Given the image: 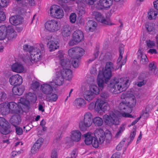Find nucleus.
Returning <instances> with one entry per match:
<instances>
[{
  "mask_svg": "<svg viewBox=\"0 0 158 158\" xmlns=\"http://www.w3.org/2000/svg\"><path fill=\"white\" fill-rule=\"evenodd\" d=\"M129 84V80L127 78L114 77L110 80L108 86L113 93L116 94L126 90Z\"/></svg>",
  "mask_w": 158,
  "mask_h": 158,
  "instance_id": "f257e3e1",
  "label": "nucleus"
},
{
  "mask_svg": "<svg viewBox=\"0 0 158 158\" xmlns=\"http://www.w3.org/2000/svg\"><path fill=\"white\" fill-rule=\"evenodd\" d=\"M8 104L9 112L11 111L12 113L18 114L20 113L22 111L23 112H25L28 110L29 102L24 98H22L20 99V102L18 104L13 102L8 103Z\"/></svg>",
  "mask_w": 158,
  "mask_h": 158,
  "instance_id": "f03ea898",
  "label": "nucleus"
},
{
  "mask_svg": "<svg viewBox=\"0 0 158 158\" xmlns=\"http://www.w3.org/2000/svg\"><path fill=\"white\" fill-rule=\"evenodd\" d=\"M59 71H56V76L57 79L53 80L52 81L50 82L51 84L45 83L41 86V90L42 92L44 94L47 95H51L53 89L56 88L59 85Z\"/></svg>",
  "mask_w": 158,
  "mask_h": 158,
  "instance_id": "7ed1b4c3",
  "label": "nucleus"
},
{
  "mask_svg": "<svg viewBox=\"0 0 158 158\" xmlns=\"http://www.w3.org/2000/svg\"><path fill=\"white\" fill-rule=\"evenodd\" d=\"M91 114L89 112L86 113L84 115L83 122L79 123V127L81 131H86L87 128L90 127L93 122Z\"/></svg>",
  "mask_w": 158,
  "mask_h": 158,
  "instance_id": "20e7f679",
  "label": "nucleus"
},
{
  "mask_svg": "<svg viewBox=\"0 0 158 158\" xmlns=\"http://www.w3.org/2000/svg\"><path fill=\"white\" fill-rule=\"evenodd\" d=\"M95 137L100 141V143H103L105 138L107 140H110L112 137L110 132L106 134L103 130L101 128L96 129L94 132Z\"/></svg>",
  "mask_w": 158,
  "mask_h": 158,
  "instance_id": "39448f33",
  "label": "nucleus"
},
{
  "mask_svg": "<svg viewBox=\"0 0 158 158\" xmlns=\"http://www.w3.org/2000/svg\"><path fill=\"white\" fill-rule=\"evenodd\" d=\"M110 115H108L105 114L103 116V118L106 124L109 126L118 124L119 122L117 115L113 112H110Z\"/></svg>",
  "mask_w": 158,
  "mask_h": 158,
  "instance_id": "423d86ee",
  "label": "nucleus"
},
{
  "mask_svg": "<svg viewBox=\"0 0 158 158\" xmlns=\"http://www.w3.org/2000/svg\"><path fill=\"white\" fill-rule=\"evenodd\" d=\"M60 74L61 76V80H60V86L64 83V79L70 81L73 77L72 72L69 69H61Z\"/></svg>",
  "mask_w": 158,
  "mask_h": 158,
  "instance_id": "0eeeda50",
  "label": "nucleus"
},
{
  "mask_svg": "<svg viewBox=\"0 0 158 158\" xmlns=\"http://www.w3.org/2000/svg\"><path fill=\"white\" fill-rule=\"evenodd\" d=\"M0 131L3 135H6L10 132V125L8 122L3 117H0Z\"/></svg>",
  "mask_w": 158,
  "mask_h": 158,
  "instance_id": "6e6552de",
  "label": "nucleus"
},
{
  "mask_svg": "<svg viewBox=\"0 0 158 158\" xmlns=\"http://www.w3.org/2000/svg\"><path fill=\"white\" fill-rule=\"evenodd\" d=\"M45 27L47 30L52 32L57 31L59 29L58 21L55 20L47 21L45 24Z\"/></svg>",
  "mask_w": 158,
  "mask_h": 158,
  "instance_id": "1a4fd4ad",
  "label": "nucleus"
},
{
  "mask_svg": "<svg viewBox=\"0 0 158 158\" xmlns=\"http://www.w3.org/2000/svg\"><path fill=\"white\" fill-rule=\"evenodd\" d=\"M112 0H99L94 5L98 10H101L109 8L112 4Z\"/></svg>",
  "mask_w": 158,
  "mask_h": 158,
  "instance_id": "9d476101",
  "label": "nucleus"
},
{
  "mask_svg": "<svg viewBox=\"0 0 158 158\" xmlns=\"http://www.w3.org/2000/svg\"><path fill=\"white\" fill-rule=\"evenodd\" d=\"M64 55L62 51H60V64L61 66V69H69L71 66L70 61L66 58L61 59Z\"/></svg>",
  "mask_w": 158,
  "mask_h": 158,
  "instance_id": "9b49d317",
  "label": "nucleus"
},
{
  "mask_svg": "<svg viewBox=\"0 0 158 158\" xmlns=\"http://www.w3.org/2000/svg\"><path fill=\"white\" fill-rule=\"evenodd\" d=\"M10 84L15 86L20 85L23 82V79L21 76L17 74L11 76L9 79Z\"/></svg>",
  "mask_w": 158,
  "mask_h": 158,
  "instance_id": "f8f14e48",
  "label": "nucleus"
},
{
  "mask_svg": "<svg viewBox=\"0 0 158 158\" xmlns=\"http://www.w3.org/2000/svg\"><path fill=\"white\" fill-rule=\"evenodd\" d=\"M84 38L83 32L79 30L74 31L72 35L73 41L76 43H79Z\"/></svg>",
  "mask_w": 158,
  "mask_h": 158,
  "instance_id": "ddd939ff",
  "label": "nucleus"
},
{
  "mask_svg": "<svg viewBox=\"0 0 158 158\" xmlns=\"http://www.w3.org/2000/svg\"><path fill=\"white\" fill-rule=\"evenodd\" d=\"M30 54L32 60L37 61L40 59L42 54L40 49L35 48H33L30 53Z\"/></svg>",
  "mask_w": 158,
  "mask_h": 158,
  "instance_id": "4468645a",
  "label": "nucleus"
},
{
  "mask_svg": "<svg viewBox=\"0 0 158 158\" xmlns=\"http://www.w3.org/2000/svg\"><path fill=\"white\" fill-rule=\"evenodd\" d=\"M51 16L57 19H59V6L57 5L52 6L50 9Z\"/></svg>",
  "mask_w": 158,
  "mask_h": 158,
  "instance_id": "2eb2a0df",
  "label": "nucleus"
},
{
  "mask_svg": "<svg viewBox=\"0 0 158 158\" xmlns=\"http://www.w3.org/2000/svg\"><path fill=\"white\" fill-rule=\"evenodd\" d=\"M97 103L98 105V111L101 110L105 111L109 110L110 109L109 105L101 99H98L97 100Z\"/></svg>",
  "mask_w": 158,
  "mask_h": 158,
  "instance_id": "dca6fc26",
  "label": "nucleus"
},
{
  "mask_svg": "<svg viewBox=\"0 0 158 158\" xmlns=\"http://www.w3.org/2000/svg\"><path fill=\"white\" fill-rule=\"evenodd\" d=\"M81 135L79 130H74L71 131L70 136L73 141L77 142L80 140Z\"/></svg>",
  "mask_w": 158,
  "mask_h": 158,
  "instance_id": "f3484780",
  "label": "nucleus"
},
{
  "mask_svg": "<svg viewBox=\"0 0 158 158\" xmlns=\"http://www.w3.org/2000/svg\"><path fill=\"white\" fill-rule=\"evenodd\" d=\"M22 21L23 18L20 15L12 16L9 19L10 22L14 25H17L21 23Z\"/></svg>",
  "mask_w": 158,
  "mask_h": 158,
  "instance_id": "a211bd4d",
  "label": "nucleus"
},
{
  "mask_svg": "<svg viewBox=\"0 0 158 158\" xmlns=\"http://www.w3.org/2000/svg\"><path fill=\"white\" fill-rule=\"evenodd\" d=\"M21 117L19 114L13 115L10 119V123L15 127L19 125L21 122Z\"/></svg>",
  "mask_w": 158,
  "mask_h": 158,
  "instance_id": "6ab92c4d",
  "label": "nucleus"
},
{
  "mask_svg": "<svg viewBox=\"0 0 158 158\" xmlns=\"http://www.w3.org/2000/svg\"><path fill=\"white\" fill-rule=\"evenodd\" d=\"M118 109L123 112H128L131 113L132 110L129 108L126 102L122 101L121 102L118 107Z\"/></svg>",
  "mask_w": 158,
  "mask_h": 158,
  "instance_id": "aec40b11",
  "label": "nucleus"
},
{
  "mask_svg": "<svg viewBox=\"0 0 158 158\" xmlns=\"http://www.w3.org/2000/svg\"><path fill=\"white\" fill-rule=\"evenodd\" d=\"M97 26V24L96 22L92 20H89L87 23L85 28L87 31L92 32L96 29Z\"/></svg>",
  "mask_w": 158,
  "mask_h": 158,
  "instance_id": "412c9836",
  "label": "nucleus"
},
{
  "mask_svg": "<svg viewBox=\"0 0 158 158\" xmlns=\"http://www.w3.org/2000/svg\"><path fill=\"white\" fill-rule=\"evenodd\" d=\"M44 139L42 138H40L37 140L31 148V152L35 153L40 147L43 142Z\"/></svg>",
  "mask_w": 158,
  "mask_h": 158,
  "instance_id": "4be33fe9",
  "label": "nucleus"
},
{
  "mask_svg": "<svg viewBox=\"0 0 158 158\" xmlns=\"http://www.w3.org/2000/svg\"><path fill=\"white\" fill-rule=\"evenodd\" d=\"M81 50V49L80 48V47H78L72 48L69 50V55L72 59L76 58V53L80 52H82V51Z\"/></svg>",
  "mask_w": 158,
  "mask_h": 158,
  "instance_id": "5701e85b",
  "label": "nucleus"
},
{
  "mask_svg": "<svg viewBox=\"0 0 158 158\" xmlns=\"http://www.w3.org/2000/svg\"><path fill=\"white\" fill-rule=\"evenodd\" d=\"M13 71L18 73H21L24 71L23 65L19 63H16L14 64L11 67Z\"/></svg>",
  "mask_w": 158,
  "mask_h": 158,
  "instance_id": "b1692460",
  "label": "nucleus"
},
{
  "mask_svg": "<svg viewBox=\"0 0 158 158\" xmlns=\"http://www.w3.org/2000/svg\"><path fill=\"white\" fill-rule=\"evenodd\" d=\"M24 89V87L23 86H15L13 88L12 92L15 95L20 96L22 94Z\"/></svg>",
  "mask_w": 158,
  "mask_h": 158,
  "instance_id": "393cba45",
  "label": "nucleus"
},
{
  "mask_svg": "<svg viewBox=\"0 0 158 158\" xmlns=\"http://www.w3.org/2000/svg\"><path fill=\"white\" fill-rule=\"evenodd\" d=\"M7 31L6 36H7L8 39L10 40H12L15 39L17 35L16 32L14 29L11 27H9Z\"/></svg>",
  "mask_w": 158,
  "mask_h": 158,
  "instance_id": "a878e982",
  "label": "nucleus"
},
{
  "mask_svg": "<svg viewBox=\"0 0 158 158\" xmlns=\"http://www.w3.org/2000/svg\"><path fill=\"white\" fill-rule=\"evenodd\" d=\"M26 98H24L26 100L28 101L29 102V104L28 105V107L30 104V101L35 102L37 99V97L36 95L34 93H32L31 92L28 93L25 96ZM29 107H28V108Z\"/></svg>",
  "mask_w": 158,
  "mask_h": 158,
  "instance_id": "bb28decb",
  "label": "nucleus"
},
{
  "mask_svg": "<svg viewBox=\"0 0 158 158\" xmlns=\"http://www.w3.org/2000/svg\"><path fill=\"white\" fill-rule=\"evenodd\" d=\"M0 112L6 114L9 112L8 102H4L0 104Z\"/></svg>",
  "mask_w": 158,
  "mask_h": 158,
  "instance_id": "cd10ccee",
  "label": "nucleus"
},
{
  "mask_svg": "<svg viewBox=\"0 0 158 158\" xmlns=\"http://www.w3.org/2000/svg\"><path fill=\"white\" fill-rule=\"evenodd\" d=\"M112 72L107 70L106 69L103 70L102 77L105 78V82L107 84L108 81L110 80V77H111Z\"/></svg>",
  "mask_w": 158,
  "mask_h": 158,
  "instance_id": "c85d7f7f",
  "label": "nucleus"
},
{
  "mask_svg": "<svg viewBox=\"0 0 158 158\" xmlns=\"http://www.w3.org/2000/svg\"><path fill=\"white\" fill-rule=\"evenodd\" d=\"M76 3L77 4L78 10L79 14L81 15L84 14L85 13V5L82 1H76Z\"/></svg>",
  "mask_w": 158,
  "mask_h": 158,
  "instance_id": "c756f323",
  "label": "nucleus"
},
{
  "mask_svg": "<svg viewBox=\"0 0 158 158\" xmlns=\"http://www.w3.org/2000/svg\"><path fill=\"white\" fill-rule=\"evenodd\" d=\"M105 68V69L112 72L118 69L119 68V66H117L115 67L113 63L107 62L106 64Z\"/></svg>",
  "mask_w": 158,
  "mask_h": 158,
  "instance_id": "7c9ffc66",
  "label": "nucleus"
},
{
  "mask_svg": "<svg viewBox=\"0 0 158 158\" xmlns=\"http://www.w3.org/2000/svg\"><path fill=\"white\" fill-rule=\"evenodd\" d=\"M105 82V78L100 75V72L98 74L97 77V84L101 90L103 89Z\"/></svg>",
  "mask_w": 158,
  "mask_h": 158,
  "instance_id": "2f4dec72",
  "label": "nucleus"
},
{
  "mask_svg": "<svg viewBox=\"0 0 158 158\" xmlns=\"http://www.w3.org/2000/svg\"><path fill=\"white\" fill-rule=\"evenodd\" d=\"M58 42L56 43L53 41H49L47 44L48 46V47L50 51H54L59 48V44Z\"/></svg>",
  "mask_w": 158,
  "mask_h": 158,
  "instance_id": "473e14b6",
  "label": "nucleus"
},
{
  "mask_svg": "<svg viewBox=\"0 0 158 158\" xmlns=\"http://www.w3.org/2000/svg\"><path fill=\"white\" fill-rule=\"evenodd\" d=\"M95 95L90 91L87 90L86 91L84 94V97L86 100L90 101L94 97Z\"/></svg>",
  "mask_w": 158,
  "mask_h": 158,
  "instance_id": "72a5a7b5",
  "label": "nucleus"
},
{
  "mask_svg": "<svg viewBox=\"0 0 158 158\" xmlns=\"http://www.w3.org/2000/svg\"><path fill=\"white\" fill-rule=\"evenodd\" d=\"M84 136L85 138V142L88 145H89L92 143L93 140V136H91L90 133H87L84 135Z\"/></svg>",
  "mask_w": 158,
  "mask_h": 158,
  "instance_id": "f704fd0d",
  "label": "nucleus"
},
{
  "mask_svg": "<svg viewBox=\"0 0 158 158\" xmlns=\"http://www.w3.org/2000/svg\"><path fill=\"white\" fill-rule=\"evenodd\" d=\"M73 103L77 107H80L85 104V101L82 98H78L74 100Z\"/></svg>",
  "mask_w": 158,
  "mask_h": 158,
  "instance_id": "c9c22d12",
  "label": "nucleus"
},
{
  "mask_svg": "<svg viewBox=\"0 0 158 158\" xmlns=\"http://www.w3.org/2000/svg\"><path fill=\"white\" fill-rule=\"evenodd\" d=\"M126 102L128 106L131 109L134 107L136 103V99L135 97L128 98V101Z\"/></svg>",
  "mask_w": 158,
  "mask_h": 158,
  "instance_id": "e433bc0d",
  "label": "nucleus"
},
{
  "mask_svg": "<svg viewBox=\"0 0 158 158\" xmlns=\"http://www.w3.org/2000/svg\"><path fill=\"white\" fill-rule=\"evenodd\" d=\"M70 28L68 25H65L63 27L62 34L64 36L68 37L70 35Z\"/></svg>",
  "mask_w": 158,
  "mask_h": 158,
  "instance_id": "4c0bfd02",
  "label": "nucleus"
},
{
  "mask_svg": "<svg viewBox=\"0 0 158 158\" xmlns=\"http://www.w3.org/2000/svg\"><path fill=\"white\" fill-rule=\"evenodd\" d=\"M124 51V45L123 44H121L120 45L119 52V57L117 60V63L118 65L120 63V62L121 61L123 55V54Z\"/></svg>",
  "mask_w": 158,
  "mask_h": 158,
  "instance_id": "58836bf2",
  "label": "nucleus"
},
{
  "mask_svg": "<svg viewBox=\"0 0 158 158\" xmlns=\"http://www.w3.org/2000/svg\"><path fill=\"white\" fill-rule=\"evenodd\" d=\"M94 124L96 126L99 127L102 125L103 121L102 119L99 117H96L93 120Z\"/></svg>",
  "mask_w": 158,
  "mask_h": 158,
  "instance_id": "ea45409f",
  "label": "nucleus"
},
{
  "mask_svg": "<svg viewBox=\"0 0 158 158\" xmlns=\"http://www.w3.org/2000/svg\"><path fill=\"white\" fill-rule=\"evenodd\" d=\"M75 0H60V5L65 10L67 8V4H69Z\"/></svg>",
  "mask_w": 158,
  "mask_h": 158,
  "instance_id": "a19ab883",
  "label": "nucleus"
},
{
  "mask_svg": "<svg viewBox=\"0 0 158 158\" xmlns=\"http://www.w3.org/2000/svg\"><path fill=\"white\" fill-rule=\"evenodd\" d=\"M157 12L156 11H154L153 10H151L148 13V18L150 20H152L156 18Z\"/></svg>",
  "mask_w": 158,
  "mask_h": 158,
  "instance_id": "79ce46f5",
  "label": "nucleus"
},
{
  "mask_svg": "<svg viewBox=\"0 0 158 158\" xmlns=\"http://www.w3.org/2000/svg\"><path fill=\"white\" fill-rule=\"evenodd\" d=\"M97 103V100L96 102H93L91 103L89 105V109L90 110H92L94 109L96 111L98 112V105Z\"/></svg>",
  "mask_w": 158,
  "mask_h": 158,
  "instance_id": "37998d69",
  "label": "nucleus"
},
{
  "mask_svg": "<svg viewBox=\"0 0 158 158\" xmlns=\"http://www.w3.org/2000/svg\"><path fill=\"white\" fill-rule=\"evenodd\" d=\"M93 15L94 16L95 19L99 22L101 21V19L103 17L100 12L97 11H95L93 13Z\"/></svg>",
  "mask_w": 158,
  "mask_h": 158,
  "instance_id": "c03bdc74",
  "label": "nucleus"
},
{
  "mask_svg": "<svg viewBox=\"0 0 158 158\" xmlns=\"http://www.w3.org/2000/svg\"><path fill=\"white\" fill-rule=\"evenodd\" d=\"M91 91L94 93V94H98L100 91L99 89L95 85H92L90 87Z\"/></svg>",
  "mask_w": 158,
  "mask_h": 158,
  "instance_id": "a18cd8bd",
  "label": "nucleus"
},
{
  "mask_svg": "<svg viewBox=\"0 0 158 158\" xmlns=\"http://www.w3.org/2000/svg\"><path fill=\"white\" fill-rule=\"evenodd\" d=\"M103 143H100V141L99 140L97 139L95 137L94 138V139H93L92 142V146L95 148H98L99 145Z\"/></svg>",
  "mask_w": 158,
  "mask_h": 158,
  "instance_id": "49530a36",
  "label": "nucleus"
},
{
  "mask_svg": "<svg viewBox=\"0 0 158 158\" xmlns=\"http://www.w3.org/2000/svg\"><path fill=\"white\" fill-rule=\"evenodd\" d=\"M72 64L73 67L75 68H78L79 65V61L80 59L77 58L72 59Z\"/></svg>",
  "mask_w": 158,
  "mask_h": 158,
  "instance_id": "de8ad7c7",
  "label": "nucleus"
},
{
  "mask_svg": "<svg viewBox=\"0 0 158 158\" xmlns=\"http://www.w3.org/2000/svg\"><path fill=\"white\" fill-rule=\"evenodd\" d=\"M23 50L25 51L29 52L30 53H31L33 48L32 46H31L28 44H25L23 45Z\"/></svg>",
  "mask_w": 158,
  "mask_h": 158,
  "instance_id": "09e8293b",
  "label": "nucleus"
},
{
  "mask_svg": "<svg viewBox=\"0 0 158 158\" xmlns=\"http://www.w3.org/2000/svg\"><path fill=\"white\" fill-rule=\"evenodd\" d=\"M51 95L49 96L48 98L50 102H52L56 101L57 98V97L56 94L52 93Z\"/></svg>",
  "mask_w": 158,
  "mask_h": 158,
  "instance_id": "8fccbe9b",
  "label": "nucleus"
},
{
  "mask_svg": "<svg viewBox=\"0 0 158 158\" xmlns=\"http://www.w3.org/2000/svg\"><path fill=\"white\" fill-rule=\"evenodd\" d=\"M101 20L102 21H100V22L105 25H111L113 24L111 23L110 21L108 19H106L104 17L102 18Z\"/></svg>",
  "mask_w": 158,
  "mask_h": 158,
  "instance_id": "3c124183",
  "label": "nucleus"
},
{
  "mask_svg": "<svg viewBox=\"0 0 158 158\" xmlns=\"http://www.w3.org/2000/svg\"><path fill=\"white\" fill-rule=\"evenodd\" d=\"M147 45L150 48H153L155 45V44L154 41H151L149 40L146 41Z\"/></svg>",
  "mask_w": 158,
  "mask_h": 158,
  "instance_id": "603ef678",
  "label": "nucleus"
},
{
  "mask_svg": "<svg viewBox=\"0 0 158 158\" xmlns=\"http://www.w3.org/2000/svg\"><path fill=\"white\" fill-rule=\"evenodd\" d=\"M125 127L124 125H121L119 128L118 131L116 134L115 137H118L125 130Z\"/></svg>",
  "mask_w": 158,
  "mask_h": 158,
  "instance_id": "864d4df0",
  "label": "nucleus"
},
{
  "mask_svg": "<svg viewBox=\"0 0 158 158\" xmlns=\"http://www.w3.org/2000/svg\"><path fill=\"white\" fill-rule=\"evenodd\" d=\"M80 48L81 50V51H82V52H77V53H76V58H77V59H80L81 57L83 55L84 52V50L83 49L81 48L80 47Z\"/></svg>",
  "mask_w": 158,
  "mask_h": 158,
  "instance_id": "5fc2aeb1",
  "label": "nucleus"
},
{
  "mask_svg": "<svg viewBox=\"0 0 158 158\" xmlns=\"http://www.w3.org/2000/svg\"><path fill=\"white\" fill-rule=\"evenodd\" d=\"M6 19V17L5 13L0 10V23L5 21Z\"/></svg>",
  "mask_w": 158,
  "mask_h": 158,
  "instance_id": "6e6d98bb",
  "label": "nucleus"
},
{
  "mask_svg": "<svg viewBox=\"0 0 158 158\" xmlns=\"http://www.w3.org/2000/svg\"><path fill=\"white\" fill-rule=\"evenodd\" d=\"M76 15L73 13H72L70 16V20L72 23H74L76 21Z\"/></svg>",
  "mask_w": 158,
  "mask_h": 158,
  "instance_id": "4d7b16f0",
  "label": "nucleus"
},
{
  "mask_svg": "<svg viewBox=\"0 0 158 158\" xmlns=\"http://www.w3.org/2000/svg\"><path fill=\"white\" fill-rule=\"evenodd\" d=\"M7 97L6 93L3 92H0V100L1 101H4Z\"/></svg>",
  "mask_w": 158,
  "mask_h": 158,
  "instance_id": "13d9d810",
  "label": "nucleus"
},
{
  "mask_svg": "<svg viewBox=\"0 0 158 158\" xmlns=\"http://www.w3.org/2000/svg\"><path fill=\"white\" fill-rule=\"evenodd\" d=\"M16 133L18 135H21L23 134V129L17 126L15 127Z\"/></svg>",
  "mask_w": 158,
  "mask_h": 158,
  "instance_id": "bf43d9fd",
  "label": "nucleus"
},
{
  "mask_svg": "<svg viewBox=\"0 0 158 158\" xmlns=\"http://www.w3.org/2000/svg\"><path fill=\"white\" fill-rule=\"evenodd\" d=\"M156 65L153 63H150L149 65V70L153 72H154L156 70Z\"/></svg>",
  "mask_w": 158,
  "mask_h": 158,
  "instance_id": "052dcab7",
  "label": "nucleus"
},
{
  "mask_svg": "<svg viewBox=\"0 0 158 158\" xmlns=\"http://www.w3.org/2000/svg\"><path fill=\"white\" fill-rule=\"evenodd\" d=\"M8 28H7L5 26L3 25L0 27V31L2 33H4L7 34Z\"/></svg>",
  "mask_w": 158,
  "mask_h": 158,
  "instance_id": "680f3d73",
  "label": "nucleus"
},
{
  "mask_svg": "<svg viewBox=\"0 0 158 158\" xmlns=\"http://www.w3.org/2000/svg\"><path fill=\"white\" fill-rule=\"evenodd\" d=\"M100 96L102 98L105 99L109 96V94L107 92L104 91L101 94Z\"/></svg>",
  "mask_w": 158,
  "mask_h": 158,
  "instance_id": "e2e57ef3",
  "label": "nucleus"
},
{
  "mask_svg": "<svg viewBox=\"0 0 158 158\" xmlns=\"http://www.w3.org/2000/svg\"><path fill=\"white\" fill-rule=\"evenodd\" d=\"M39 85V82L38 81H35L32 83L31 87L33 89H35L38 88Z\"/></svg>",
  "mask_w": 158,
  "mask_h": 158,
  "instance_id": "0e129e2a",
  "label": "nucleus"
},
{
  "mask_svg": "<svg viewBox=\"0 0 158 158\" xmlns=\"http://www.w3.org/2000/svg\"><path fill=\"white\" fill-rule=\"evenodd\" d=\"M7 4V0H0V9H1V7H4L6 6Z\"/></svg>",
  "mask_w": 158,
  "mask_h": 158,
  "instance_id": "69168bd1",
  "label": "nucleus"
},
{
  "mask_svg": "<svg viewBox=\"0 0 158 158\" xmlns=\"http://www.w3.org/2000/svg\"><path fill=\"white\" fill-rule=\"evenodd\" d=\"M149 106H147L145 109V112L143 113V115H144L145 118L148 117L149 116L148 113V112L149 111L148 108H149Z\"/></svg>",
  "mask_w": 158,
  "mask_h": 158,
  "instance_id": "338daca9",
  "label": "nucleus"
},
{
  "mask_svg": "<svg viewBox=\"0 0 158 158\" xmlns=\"http://www.w3.org/2000/svg\"><path fill=\"white\" fill-rule=\"evenodd\" d=\"M51 158H58L57 151L55 150H53L51 155Z\"/></svg>",
  "mask_w": 158,
  "mask_h": 158,
  "instance_id": "774afa93",
  "label": "nucleus"
}]
</instances>
